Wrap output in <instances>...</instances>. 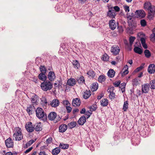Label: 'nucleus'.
Listing matches in <instances>:
<instances>
[{
    "mask_svg": "<svg viewBox=\"0 0 155 155\" xmlns=\"http://www.w3.org/2000/svg\"><path fill=\"white\" fill-rule=\"evenodd\" d=\"M36 114L37 117L39 119L45 121L47 119V115L43 109L40 107H38L35 110Z\"/></svg>",
    "mask_w": 155,
    "mask_h": 155,
    "instance_id": "f257e3e1",
    "label": "nucleus"
},
{
    "mask_svg": "<svg viewBox=\"0 0 155 155\" xmlns=\"http://www.w3.org/2000/svg\"><path fill=\"white\" fill-rule=\"evenodd\" d=\"M23 138L21 129L19 127H16L13 134V139L15 141H20Z\"/></svg>",
    "mask_w": 155,
    "mask_h": 155,
    "instance_id": "f03ea898",
    "label": "nucleus"
},
{
    "mask_svg": "<svg viewBox=\"0 0 155 155\" xmlns=\"http://www.w3.org/2000/svg\"><path fill=\"white\" fill-rule=\"evenodd\" d=\"M41 87L44 91H47L51 89L53 87V84L49 81H45L41 83Z\"/></svg>",
    "mask_w": 155,
    "mask_h": 155,
    "instance_id": "7ed1b4c3",
    "label": "nucleus"
},
{
    "mask_svg": "<svg viewBox=\"0 0 155 155\" xmlns=\"http://www.w3.org/2000/svg\"><path fill=\"white\" fill-rule=\"evenodd\" d=\"M135 15L137 18H142L146 16L145 12L143 10H138L135 12Z\"/></svg>",
    "mask_w": 155,
    "mask_h": 155,
    "instance_id": "20e7f679",
    "label": "nucleus"
},
{
    "mask_svg": "<svg viewBox=\"0 0 155 155\" xmlns=\"http://www.w3.org/2000/svg\"><path fill=\"white\" fill-rule=\"evenodd\" d=\"M115 12V11L113 10L111 8H109L108 11L107 12V16L111 18H114L117 14Z\"/></svg>",
    "mask_w": 155,
    "mask_h": 155,
    "instance_id": "39448f33",
    "label": "nucleus"
},
{
    "mask_svg": "<svg viewBox=\"0 0 155 155\" xmlns=\"http://www.w3.org/2000/svg\"><path fill=\"white\" fill-rule=\"evenodd\" d=\"M25 127L27 131L29 133H31L34 131V127L33 126L31 122H29L26 124Z\"/></svg>",
    "mask_w": 155,
    "mask_h": 155,
    "instance_id": "423d86ee",
    "label": "nucleus"
},
{
    "mask_svg": "<svg viewBox=\"0 0 155 155\" xmlns=\"http://www.w3.org/2000/svg\"><path fill=\"white\" fill-rule=\"evenodd\" d=\"M31 101L32 105H37L38 104L39 98L37 95L34 94L31 98Z\"/></svg>",
    "mask_w": 155,
    "mask_h": 155,
    "instance_id": "0eeeda50",
    "label": "nucleus"
},
{
    "mask_svg": "<svg viewBox=\"0 0 155 155\" xmlns=\"http://www.w3.org/2000/svg\"><path fill=\"white\" fill-rule=\"evenodd\" d=\"M110 51L113 54L116 55L119 53L120 49L118 46H113L111 48Z\"/></svg>",
    "mask_w": 155,
    "mask_h": 155,
    "instance_id": "6e6552de",
    "label": "nucleus"
},
{
    "mask_svg": "<svg viewBox=\"0 0 155 155\" xmlns=\"http://www.w3.org/2000/svg\"><path fill=\"white\" fill-rule=\"evenodd\" d=\"M5 143L8 148L13 147L14 146L13 141L12 139L10 137L6 140Z\"/></svg>",
    "mask_w": 155,
    "mask_h": 155,
    "instance_id": "1a4fd4ad",
    "label": "nucleus"
},
{
    "mask_svg": "<svg viewBox=\"0 0 155 155\" xmlns=\"http://www.w3.org/2000/svg\"><path fill=\"white\" fill-rule=\"evenodd\" d=\"M150 85L149 84H144L142 85V91L143 93H148L150 90Z\"/></svg>",
    "mask_w": 155,
    "mask_h": 155,
    "instance_id": "9d476101",
    "label": "nucleus"
},
{
    "mask_svg": "<svg viewBox=\"0 0 155 155\" xmlns=\"http://www.w3.org/2000/svg\"><path fill=\"white\" fill-rule=\"evenodd\" d=\"M35 108L34 106L31 105L29 107H27L26 111L29 115L34 114L35 111Z\"/></svg>",
    "mask_w": 155,
    "mask_h": 155,
    "instance_id": "9b49d317",
    "label": "nucleus"
},
{
    "mask_svg": "<svg viewBox=\"0 0 155 155\" xmlns=\"http://www.w3.org/2000/svg\"><path fill=\"white\" fill-rule=\"evenodd\" d=\"M56 77V75L54 71H50L48 73V78L50 82L54 81Z\"/></svg>",
    "mask_w": 155,
    "mask_h": 155,
    "instance_id": "f8f14e48",
    "label": "nucleus"
},
{
    "mask_svg": "<svg viewBox=\"0 0 155 155\" xmlns=\"http://www.w3.org/2000/svg\"><path fill=\"white\" fill-rule=\"evenodd\" d=\"M109 24L110 29L114 30L117 26V23L114 20L111 19L109 21Z\"/></svg>",
    "mask_w": 155,
    "mask_h": 155,
    "instance_id": "ddd939ff",
    "label": "nucleus"
},
{
    "mask_svg": "<svg viewBox=\"0 0 155 155\" xmlns=\"http://www.w3.org/2000/svg\"><path fill=\"white\" fill-rule=\"evenodd\" d=\"M81 102L79 98H76L73 99L72 102L73 105L75 107L79 106L81 104Z\"/></svg>",
    "mask_w": 155,
    "mask_h": 155,
    "instance_id": "4468645a",
    "label": "nucleus"
},
{
    "mask_svg": "<svg viewBox=\"0 0 155 155\" xmlns=\"http://www.w3.org/2000/svg\"><path fill=\"white\" fill-rule=\"evenodd\" d=\"M148 71L150 74L154 73L155 72V65L153 64H150L148 67Z\"/></svg>",
    "mask_w": 155,
    "mask_h": 155,
    "instance_id": "2eb2a0df",
    "label": "nucleus"
},
{
    "mask_svg": "<svg viewBox=\"0 0 155 155\" xmlns=\"http://www.w3.org/2000/svg\"><path fill=\"white\" fill-rule=\"evenodd\" d=\"M59 101L57 99H55L52 100L50 103V105L52 107H55L59 104Z\"/></svg>",
    "mask_w": 155,
    "mask_h": 155,
    "instance_id": "dca6fc26",
    "label": "nucleus"
},
{
    "mask_svg": "<svg viewBox=\"0 0 155 155\" xmlns=\"http://www.w3.org/2000/svg\"><path fill=\"white\" fill-rule=\"evenodd\" d=\"M91 95V92L89 90H86L83 93V97L85 99L89 98Z\"/></svg>",
    "mask_w": 155,
    "mask_h": 155,
    "instance_id": "f3484780",
    "label": "nucleus"
},
{
    "mask_svg": "<svg viewBox=\"0 0 155 155\" xmlns=\"http://www.w3.org/2000/svg\"><path fill=\"white\" fill-rule=\"evenodd\" d=\"M57 116V114L54 112H51L49 114L48 117L49 120H54Z\"/></svg>",
    "mask_w": 155,
    "mask_h": 155,
    "instance_id": "a211bd4d",
    "label": "nucleus"
},
{
    "mask_svg": "<svg viewBox=\"0 0 155 155\" xmlns=\"http://www.w3.org/2000/svg\"><path fill=\"white\" fill-rule=\"evenodd\" d=\"M38 78L39 80L44 81H46L47 77L46 75V74L41 73L38 75Z\"/></svg>",
    "mask_w": 155,
    "mask_h": 155,
    "instance_id": "6ab92c4d",
    "label": "nucleus"
},
{
    "mask_svg": "<svg viewBox=\"0 0 155 155\" xmlns=\"http://www.w3.org/2000/svg\"><path fill=\"white\" fill-rule=\"evenodd\" d=\"M67 126L65 124H63L60 126L59 128V131L63 133L66 131L67 129Z\"/></svg>",
    "mask_w": 155,
    "mask_h": 155,
    "instance_id": "aec40b11",
    "label": "nucleus"
},
{
    "mask_svg": "<svg viewBox=\"0 0 155 155\" xmlns=\"http://www.w3.org/2000/svg\"><path fill=\"white\" fill-rule=\"evenodd\" d=\"M86 121V118L84 116L81 117L78 121V123L79 125H82Z\"/></svg>",
    "mask_w": 155,
    "mask_h": 155,
    "instance_id": "412c9836",
    "label": "nucleus"
},
{
    "mask_svg": "<svg viewBox=\"0 0 155 155\" xmlns=\"http://www.w3.org/2000/svg\"><path fill=\"white\" fill-rule=\"evenodd\" d=\"M67 83L69 85L73 86L76 83V81L74 78H70L68 80Z\"/></svg>",
    "mask_w": 155,
    "mask_h": 155,
    "instance_id": "4be33fe9",
    "label": "nucleus"
},
{
    "mask_svg": "<svg viewBox=\"0 0 155 155\" xmlns=\"http://www.w3.org/2000/svg\"><path fill=\"white\" fill-rule=\"evenodd\" d=\"M115 74V72L112 69H110L107 72V74L108 76L110 78H113Z\"/></svg>",
    "mask_w": 155,
    "mask_h": 155,
    "instance_id": "5701e85b",
    "label": "nucleus"
},
{
    "mask_svg": "<svg viewBox=\"0 0 155 155\" xmlns=\"http://www.w3.org/2000/svg\"><path fill=\"white\" fill-rule=\"evenodd\" d=\"M72 64L74 66V67L76 69H78L80 67V63L78 61L74 60L72 61Z\"/></svg>",
    "mask_w": 155,
    "mask_h": 155,
    "instance_id": "b1692460",
    "label": "nucleus"
},
{
    "mask_svg": "<svg viewBox=\"0 0 155 155\" xmlns=\"http://www.w3.org/2000/svg\"><path fill=\"white\" fill-rule=\"evenodd\" d=\"M60 151L59 147H56L52 150V153L53 155H57L60 153Z\"/></svg>",
    "mask_w": 155,
    "mask_h": 155,
    "instance_id": "393cba45",
    "label": "nucleus"
},
{
    "mask_svg": "<svg viewBox=\"0 0 155 155\" xmlns=\"http://www.w3.org/2000/svg\"><path fill=\"white\" fill-rule=\"evenodd\" d=\"M101 106L103 107H105L107 105L108 103V101L106 98L103 99L101 101Z\"/></svg>",
    "mask_w": 155,
    "mask_h": 155,
    "instance_id": "a878e982",
    "label": "nucleus"
},
{
    "mask_svg": "<svg viewBox=\"0 0 155 155\" xmlns=\"http://www.w3.org/2000/svg\"><path fill=\"white\" fill-rule=\"evenodd\" d=\"M140 41L143 48L144 49L147 48V44H146L145 39L144 38H140Z\"/></svg>",
    "mask_w": 155,
    "mask_h": 155,
    "instance_id": "bb28decb",
    "label": "nucleus"
},
{
    "mask_svg": "<svg viewBox=\"0 0 155 155\" xmlns=\"http://www.w3.org/2000/svg\"><path fill=\"white\" fill-rule=\"evenodd\" d=\"M106 77L104 75H101L98 78V81L100 83L104 82L106 80Z\"/></svg>",
    "mask_w": 155,
    "mask_h": 155,
    "instance_id": "cd10ccee",
    "label": "nucleus"
},
{
    "mask_svg": "<svg viewBox=\"0 0 155 155\" xmlns=\"http://www.w3.org/2000/svg\"><path fill=\"white\" fill-rule=\"evenodd\" d=\"M134 51L135 53L140 54H141L143 52L142 49L138 47H135L134 48Z\"/></svg>",
    "mask_w": 155,
    "mask_h": 155,
    "instance_id": "c85d7f7f",
    "label": "nucleus"
},
{
    "mask_svg": "<svg viewBox=\"0 0 155 155\" xmlns=\"http://www.w3.org/2000/svg\"><path fill=\"white\" fill-rule=\"evenodd\" d=\"M128 66L127 65H126L122 69V71H123V72L122 74L124 75H126L128 74Z\"/></svg>",
    "mask_w": 155,
    "mask_h": 155,
    "instance_id": "c756f323",
    "label": "nucleus"
},
{
    "mask_svg": "<svg viewBox=\"0 0 155 155\" xmlns=\"http://www.w3.org/2000/svg\"><path fill=\"white\" fill-rule=\"evenodd\" d=\"M76 122L75 121H72L68 123V127L70 129H71L75 127L76 126Z\"/></svg>",
    "mask_w": 155,
    "mask_h": 155,
    "instance_id": "7c9ffc66",
    "label": "nucleus"
},
{
    "mask_svg": "<svg viewBox=\"0 0 155 155\" xmlns=\"http://www.w3.org/2000/svg\"><path fill=\"white\" fill-rule=\"evenodd\" d=\"M91 88L92 91H96L98 88V84L97 83H94L93 84Z\"/></svg>",
    "mask_w": 155,
    "mask_h": 155,
    "instance_id": "2f4dec72",
    "label": "nucleus"
},
{
    "mask_svg": "<svg viewBox=\"0 0 155 155\" xmlns=\"http://www.w3.org/2000/svg\"><path fill=\"white\" fill-rule=\"evenodd\" d=\"M35 129L37 131H40L42 130V128L41 122H39L37 124L35 128Z\"/></svg>",
    "mask_w": 155,
    "mask_h": 155,
    "instance_id": "473e14b6",
    "label": "nucleus"
},
{
    "mask_svg": "<svg viewBox=\"0 0 155 155\" xmlns=\"http://www.w3.org/2000/svg\"><path fill=\"white\" fill-rule=\"evenodd\" d=\"M63 6L61 5H57L56 6V8H57V11L58 12H64L65 9L64 8H63Z\"/></svg>",
    "mask_w": 155,
    "mask_h": 155,
    "instance_id": "72a5a7b5",
    "label": "nucleus"
},
{
    "mask_svg": "<svg viewBox=\"0 0 155 155\" xmlns=\"http://www.w3.org/2000/svg\"><path fill=\"white\" fill-rule=\"evenodd\" d=\"M77 81L78 83L82 84L84 83L85 80L83 76H81L77 78Z\"/></svg>",
    "mask_w": 155,
    "mask_h": 155,
    "instance_id": "f704fd0d",
    "label": "nucleus"
},
{
    "mask_svg": "<svg viewBox=\"0 0 155 155\" xmlns=\"http://www.w3.org/2000/svg\"><path fill=\"white\" fill-rule=\"evenodd\" d=\"M140 80L137 78H136L133 80L132 84L133 86H137L140 84Z\"/></svg>",
    "mask_w": 155,
    "mask_h": 155,
    "instance_id": "c9c22d12",
    "label": "nucleus"
},
{
    "mask_svg": "<svg viewBox=\"0 0 155 155\" xmlns=\"http://www.w3.org/2000/svg\"><path fill=\"white\" fill-rule=\"evenodd\" d=\"M39 69L41 73L46 74L47 70L44 66H40L39 67Z\"/></svg>",
    "mask_w": 155,
    "mask_h": 155,
    "instance_id": "e433bc0d",
    "label": "nucleus"
},
{
    "mask_svg": "<svg viewBox=\"0 0 155 155\" xmlns=\"http://www.w3.org/2000/svg\"><path fill=\"white\" fill-rule=\"evenodd\" d=\"M69 145L68 144H64L62 143H60L59 147L63 149H67L69 147Z\"/></svg>",
    "mask_w": 155,
    "mask_h": 155,
    "instance_id": "4c0bfd02",
    "label": "nucleus"
},
{
    "mask_svg": "<svg viewBox=\"0 0 155 155\" xmlns=\"http://www.w3.org/2000/svg\"><path fill=\"white\" fill-rule=\"evenodd\" d=\"M155 13L149 12L148 14V18L150 20H152L153 19Z\"/></svg>",
    "mask_w": 155,
    "mask_h": 155,
    "instance_id": "58836bf2",
    "label": "nucleus"
},
{
    "mask_svg": "<svg viewBox=\"0 0 155 155\" xmlns=\"http://www.w3.org/2000/svg\"><path fill=\"white\" fill-rule=\"evenodd\" d=\"M128 101H126L124 102V103L123 105V110L124 111H126L128 109Z\"/></svg>",
    "mask_w": 155,
    "mask_h": 155,
    "instance_id": "ea45409f",
    "label": "nucleus"
},
{
    "mask_svg": "<svg viewBox=\"0 0 155 155\" xmlns=\"http://www.w3.org/2000/svg\"><path fill=\"white\" fill-rule=\"evenodd\" d=\"M150 87L152 89H155V80H151L150 83Z\"/></svg>",
    "mask_w": 155,
    "mask_h": 155,
    "instance_id": "a19ab883",
    "label": "nucleus"
},
{
    "mask_svg": "<svg viewBox=\"0 0 155 155\" xmlns=\"http://www.w3.org/2000/svg\"><path fill=\"white\" fill-rule=\"evenodd\" d=\"M151 5V4L150 2H145L144 5V8L148 10Z\"/></svg>",
    "mask_w": 155,
    "mask_h": 155,
    "instance_id": "79ce46f5",
    "label": "nucleus"
},
{
    "mask_svg": "<svg viewBox=\"0 0 155 155\" xmlns=\"http://www.w3.org/2000/svg\"><path fill=\"white\" fill-rule=\"evenodd\" d=\"M144 53L146 57L147 58H149L151 56L150 52L148 50H145L144 51Z\"/></svg>",
    "mask_w": 155,
    "mask_h": 155,
    "instance_id": "37998d69",
    "label": "nucleus"
},
{
    "mask_svg": "<svg viewBox=\"0 0 155 155\" xmlns=\"http://www.w3.org/2000/svg\"><path fill=\"white\" fill-rule=\"evenodd\" d=\"M110 94L109 95V97L110 99H114L115 97V94L113 92H112L110 91H109Z\"/></svg>",
    "mask_w": 155,
    "mask_h": 155,
    "instance_id": "c03bdc74",
    "label": "nucleus"
},
{
    "mask_svg": "<svg viewBox=\"0 0 155 155\" xmlns=\"http://www.w3.org/2000/svg\"><path fill=\"white\" fill-rule=\"evenodd\" d=\"M87 74L89 76L92 77H94L95 75V73L92 70L89 71L87 73Z\"/></svg>",
    "mask_w": 155,
    "mask_h": 155,
    "instance_id": "a18cd8bd",
    "label": "nucleus"
},
{
    "mask_svg": "<svg viewBox=\"0 0 155 155\" xmlns=\"http://www.w3.org/2000/svg\"><path fill=\"white\" fill-rule=\"evenodd\" d=\"M150 12L153 13H155V7L154 5H151V6L148 10Z\"/></svg>",
    "mask_w": 155,
    "mask_h": 155,
    "instance_id": "49530a36",
    "label": "nucleus"
},
{
    "mask_svg": "<svg viewBox=\"0 0 155 155\" xmlns=\"http://www.w3.org/2000/svg\"><path fill=\"white\" fill-rule=\"evenodd\" d=\"M136 38L134 37L131 36L129 38V42L130 45H132Z\"/></svg>",
    "mask_w": 155,
    "mask_h": 155,
    "instance_id": "de8ad7c7",
    "label": "nucleus"
},
{
    "mask_svg": "<svg viewBox=\"0 0 155 155\" xmlns=\"http://www.w3.org/2000/svg\"><path fill=\"white\" fill-rule=\"evenodd\" d=\"M140 23L142 27H144L147 25V22L145 20L142 19L140 20Z\"/></svg>",
    "mask_w": 155,
    "mask_h": 155,
    "instance_id": "09e8293b",
    "label": "nucleus"
},
{
    "mask_svg": "<svg viewBox=\"0 0 155 155\" xmlns=\"http://www.w3.org/2000/svg\"><path fill=\"white\" fill-rule=\"evenodd\" d=\"M109 57L107 54H105L103 56L102 59L104 61H107L109 59Z\"/></svg>",
    "mask_w": 155,
    "mask_h": 155,
    "instance_id": "8fccbe9b",
    "label": "nucleus"
},
{
    "mask_svg": "<svg viewBox=\"0 0 155 155\" xmlns=\"http://www.w3.org/2000/svg\"><path fill=\"white\" fill-rule=\"evenodd\" d=\"M145 64L144 63H143L141 66L137 68L135 70V72H138L141 70L143 68V66Z\"/></svg>",
    "mask_w": 155,
    "mask_h": 155,
    "instance_id": "3c124183",
    "label": "nucleus"
},
{
    "mask_svg": "<svg viewBox=\"0 0 155 155\" xmlns=\"http://www.w3.org/2000/svg\"><path fill=\"white\" fill-rule=\"evenodd\" d=\"M113 10L115 11V12L117 13V12H119L120 10V8L118 6H115L111 7Z\"/></svg>",
    "mask_w": 155,
    "mask_h": 155,
    "instance_id": "603ef678",
    "label": "nucleus"
},
{
    "mask_svg": "<svg viewBox=\"0 0 155 155\" xmlns=\"http://www.w3.org/2000/svg\"><path fill=\"white\" fill-rule=\"evenodd\" d=\"M35 140L31 139L26 144V146L27 147L30 146L33 143L35 142Z\"/></svg>",
    "mask_w": 155,
    "mask_h": 155,
    "instance_id": "864d4df0",
    "label": "nucleus"
},
{
    "mask_svg": "<svg viewBox=\"0 0 155 155\" xmlns=\"http://www.w3.org/2000/svg\"><path fill=\"white\" fill-rule=\"evenodd\" d=\"M118 31L119 33H122L123 31V29L121 26H118L117 27Z\"/></svg>",
    "mask_w": 155,
    "mask_h": 155,
    "instance_id": "5fc2aeb1",
    "label": "nucleus"
},
{
    "mask_svg": "<svg viewBox=\"0 0 155 155\" xmlns=\"http://www.w3.org/2000/svg\"><path fill=\"white\" fill-rule=\"evenodd\" d=\"M58 87L60 88L62 87V81L61 80H60L59 81H58Z\"/></svg>",
    "mask_w": 155,
    "mask_h": 155,
    "instance_id": "6e6d98bb",
    "label": "nucleus"
},
{
    "mask_svg": "<svg viewBox=\"0 0 155 155\" xmlns=\"http://www.w3.org/2000/svg\"><path fill=\"white\" fill-rule=\"evenodd\" d=\"M52 138L50 137L48 138L46 140V143L48 144H49L51 143L52 142Z\"/></svg>",
    "mask_w": 155,
    "mask_h": 155,
    "instance_id": "4d7b16f0",
    "label": "nucleus"
},
{
    "mask_svg": "<svg viewBox=\"0 0 155 155\" xmlns=\"http://www.w3.org/2000/svg\"><path fill=\"white\" fill-rule=\"evenodd\" d=\"M127 15L128 21H132V17L130 15V13H127Z\"/></svg>",
    "mask_w": 155,
    "mask_h": 155,
    "instance_id": "13d9d810",
    "label": "nucleus"
},
{
    "mask_svg": "<svg viewBox=\"0 0 155 155\" xmlns=\"http://www.w3.org/2000/svg\"><path fill=\"white\" fill-rule=\"evenodd\" d=\"M91 114V113L89 111H86L85 114L87 116V118H88L90 116Z\"/></svg>",
    "mask_w": 155,
    "mask_h": 155,
    "instance_id": "bf43d9fd",
    "label": "nucleus"
},
{
    "mask_svg": "<svg viewBox=\"0 0 155 155\" xmlns=\"http://www.w3.org/2000/svg\"><path fill=\"white\" fill-rule=\"evenodd\" d=\"M41 101L43 103H44L45 104H47V100L45 97H42L41 98Z\"/></svg>",
    "mask_w": 155,
    "mask_h": 155,
    "instance_id": "052dcab7",
    "label": "nucleus"
},
{
    "mask_svg": "<svg viewBox=\"0 0 155 155\" xmlns=\"http://www.w3.org/2000/svg\"><path fill=\"white\" fill-rule=\"evenodd\" d=\"M120 83V81H118L115 82L114 84L115 87H117L119 86Z\"/></svg>",
    "mask_w": 155,
    "mask_h": 155,
    "instance_id": "680f3d73",
    "label": "nucleus"
},
{
    "mask_svg": "<svg viewBox=\"0 0 155 155\" xmlns=\"http://www.w3.org/2000/svg\"><path fill=\"white\" fill-rule=\"evenodd\" d=\"M63 104L64 105L68 106L70 105V103L68 100H65L63 101Z\"/></svg>",
    "mask_w": 155,
    "mask_h": 155,
    "instance_id": "e2e57ef3",
    "label": "nucleus"
},
{
    "mask_svg": "<svg viewBox=\"0 0 155 155\" xmlns=\"http://www.w3.org/2000/svg\"><path fill=\"white\" fill-rule=\"evenodd\" d=\"M104 96V94L102 93L100 94L99 95L97 96V99L98 100L100 99L102 97H103Z\"/></svg>",
    "mask_w": 155,
    "mask_h": 155,
    "instance_id": "0e129e2a",
    "label": "nucleus"
},
{
    "mask_svg": "<svg viewBox=\"0 0 155 155\" xmlns=\"http://www.w3.org/2000/svg\"><path fill=\"white\" fill-rule=\"evenodd\" d=\"M124 9L126 12H129L130 11L129 7L128 6L126 5L124 6Z\"/></svg>",
    "mask_w": 155,
    "mask_h": 155,
    "instance_id": "69168bd1",
    "label": "nucleus"
},
{
    "mask_svg": "<svg viewBox=\"0 0 155 155\" xmlns=\"http://www.w3.org/2000/svg\"><path fill=\"white\" fill-rule=\"evenodd\" d=\"M66 108L67 110V112L68 113L70 112L72 110V108L69 106H66Z\"/></svg>",
    "mask_w": 155,
    "mask_h": 155,
    "instance_id": "338daca9",
    "label": "nucleus"
},
{
    "mask_svg": "<svg viewBox=\"0 0 155 155\" xmlns=\"http://www.w3.org/2000/svg\"><path fill=\"white\" fill-rule=\"evenodd\" d=\"M39 155H48V154L45 151H42L40 152Z\"/></svg>",
    "mask_w": 155,
    "mask_h": 155,
    "instance_id": "774afa93",
    "label": "nucleus"
}]
</instances>
